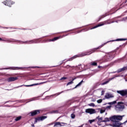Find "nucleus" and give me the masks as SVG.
I'll return each mask as SVG.
<instances>
[{
    "label": "nucleus",
    "instance_id": "11",
    "mask_svg": "<svg viewBox=\"0 0 127 127\" xmlns=\"http://www.w3.org/2000/svg\"><path fill=\"white\" fill-rule=\"evenodd\" d=\"M54 127H64V125H62L61 123L60 122H57L55 123Z\"/></svg>",
    "mask_w": 127,
    "mask_h": 127
},
{
    "label": "nucleus",
    "instance_id": "22",
    "mask_svg": "<svg viewBox=\"0 0 127 127\" xmlns=\"http://www.w3.org/2000/svg\"><path fill=\"white\" fill-rule=\"evenodd\" d=\"M117 103V101H114L113 102H109L108 103L109 105H115V104H116Z\"/></svg>",
    "mask_w": 127,
    "mask_h": 127
},
{
    "label": "nucleus",
    "instance_id": "38",
    "mask_svg": "<svg viewBox=\"0 0 127 127\" xmlns=\"http://www.w3.org/2000/svg\"><path fill=\"white\" fill-rule=\"evenodd\" d=\"M0 41H4V40H2V39L0 38Z\"/></svg>",
    "mask_w": 127,
    "mask_h": 127
},
{
    "label": "nucleus",
    "instance_id": "18",
    "mask_svg": "<svg viewBox=\"0 0 127 127\" xmlns=\"http://www.w3.org/2000/svg\"><path fill=\"white\" fill-rule=\"evenodd\" d=\"M100 111V114H104V113H105L106 112V109H99Z\"/></svg>",
    "mask_w": 127,
    "mask_h": 127
},
{
    "label": "nucleus",
    "instance_id": "40",
    "mask_svg": "<svg viewBox=\"0 0 127 127\" xmlns=\"http://www.w3.org/2000/svg\"><path fill=\"white\" fill-rule=\"evenodd\" d=\"M115 77H120V75H119V76H115Z\"/></svg>",
    "mask_w": 127,
    "mask_h": 127
},
{
    "label": "nucleus",
    "instance_id": "7",
    "mask_svg": "<svg viewBox=\"0 0 127 127\" xmlns=\"http://www.w3.org/2000/svg\"><path fill=\"white\" fill-rule=\"evenodd\" d=\"M40 113V110H35L31 112L30 113H29V115L30 116H32L33 117V116H35L36 115H38Z\"/></svg>",
    "mask_w": 127,
    "mask_h": 127
},
{
    "label": "nucleus",
    "instance_id": "30",
    "mask_svg": "<svg viewBox=\"0 0 127 127\" xmlns=\"http://www.w3.org/2000/svg\"><path fill=\"white\" fill-rule=\"evenodd\" d=\"M91 65H93V66H96L97 65V63H95V62L92 63Z\"/></svg>",
    "mask_w": 127,
    "mask_h": 127
},
{
    "label": "nucleus",
    "instance_id": "35",
    "mask_svg": "<svg viewBox=\"0 0 127 127\" xmlns=\"http://www.w3.org/2000/svg\"><path fill=\"white\" fill-rule=\"evenodd\" d=\"M107 44V43H104V44H102L100 47H103V46H104V45H106Z\"/></svg>",
    "mask_w": 127,
    "mask_h": 127
},
{
    "label": "nucleus",
    "instance_id": "20",
    "mask_svg": "<svg viewBox=\"0 0 127 127\" xmlns=\"http://www.w3.org/2000/svg\"><path fill=\"white\" fill-rule=\"evenodd\" d=\"M60 37H57L54 38L52 40H51L50 41H55L56 40L60 39Z\"/></svg>",
    "mask_w": 127,
    "mask_h": 127
},
{
    "label": "nucleus",
    "instance_id": "42",
    "mask_svg": "<svg viewBox=\"0 0 127 127\" xmlns=\"http://www.w3.org/2000/svg\"><path fill=\"white\" fill-rule=\"evenodd\" d=\"M99 48H100V47H99V48H98L97 49H99Z\"/></svg>",
    "mask_w": 127,
    "mask_h": 127
},
{
    "label": "nucleus",
    "instance_id": "13",
    "mask_svg": "<svg viewBox=\"0 0 127 127\" xmlns=\"http://www.w3.org/2000/svg\"><path fill=\"white\" fill-rule=\"evenodd\" d=\"M81 56H74L73 57H72L71 58L69 59L68 61H72V60H73V59H75V58H77V57H81Z\"/></svg>",
    "mask_w": 127,
    "mask_h": 127
},
{
    "label": "nucleus",
    "instance_id": "26",
    "mask_svg": "<svg viewBox=\"0 0 127 127\" xmlns=\"http://www.w3.org/2000/svg\"><path fill=\"white\" fill-rule=\"evenodd\" d=\"M58 113V111H53L51 112V114H57Z\"/></svg>",
    "mask_w": 127,
    "mask_h": 127
},
{
    "label": "nucleus",
    "instance_id": "27",
    "mask_svg": "<svg viewBox=\"0 0 127 127\" xmlns=\"http://www.w3.org/2000/svg\"><path fill=\"white\" fill-rule=\"evenodd\" d=\"M88 106H90V107H95V104L90 103V104H88Z\"/></svg>",
    "mask_w": 127,
    "mask_h": 127
},
{
    "label": "nucleus",
    "instance_id": "9",
    "mask_svg": "<svg viewBox=\"0 0 127 127\" xmlns=\"http://www.w3.org/2000/svg\"><path fill=\"white\" fill-rule=\"evenodd\" d=\"M45 83H47V81L41 82V83H39L33 84H32V85H25V86L26 87H32V86H36L37 85H42V84H45Z\"/></svg>",
    "mask_w": 127,
    "mask_h": 127
},
{
    "label": "nucleus",
    "instance_id": "17",
    "mask_svg": "<svg viewBox=\"0 0 127 127\" xmlns=\"http://www.w3.org/2000/svg\"><path fill=\"white\" fill-rule=\"evenodd\" d=\"M104 24L103 23H100V24H98V25H97L94 26V27L92 28V29H95V28H97V27H100V26H102V25H104Z\"/></svg>",
    "mask_w": 127,
    "mask_h": 127
},
{
    "label": "nucleus",
    "instance_id": "31",
    "mask_svg": "<svg viewBox=\"0 0 127 127\" xmlns=\"http://www.w3.org/2000/svg\"><path fill=\"white\" fill-rule=\"evenodd\" d=\"M71 119H75V115L71 114Z\"/></svg>",
    "mask_w": 127,
    "mask_h": 127
},
{
    "label": "nucleus",
    "instance_id": "12",
    "mask_svg": "<svg viewBox=\"0 0 127 127\" xmlns=\"http://www.w3.org/2000/svg\"><path fill=\"white\" fill-rule=\"evenodd\" d=\"M113 97H114V95L110 93H107L105 95V98L106 99H110V98H113Z\"/></svg>",
    "mask_w": 127,
    "mask_h": 127
},
{
    "label": "nucleus",
    "instance_id": "10",
    "mask_svg": "<svg viewBox=\"0 0 127 127\" xmlns=\"http://www.w3.org/2000/svg\"><path fill=\"white\" fill-rule=\"evenodd\" d=\"M18 78L17 77H9L7 79V81L8 82H13V81H16Z\"/></svg>",
    "mask_w": 127,
    "mask_h": 127
},
{
    "label": "nucleus",
    "instance_id": "41",
    "mask_svg": "<svg viewBox=\"0 0 127 127\" xmlns=\"http://www.w3.org/2000/svg\"><path fill=\"white\" fill-rule=\"evenodd\" d=\"M51 124H49V125H48V126H51Z\"/></svg>",
    "mask_w": 127,
    "mask_h": 127
},
{
    "label": "nucleus",
    "instance_id": "21",
    "mask_svg": "<svg viewBox=\"0 0 127 127\" xmlns=\"http://www.w3.org/2000/svg\"><path fill=\"white\" fill-rule=\"evenodd\" d=\"M21 116H19L15 119V121H16V122H18V121H19L20 120H21Z\"/></svg>",
    "mask_w": 127,
    "mask_h": 127
},
{
    "label": "nucleus",
    "instance_id": "24",
    "mask_svg": "<svg viewBox=\"0 0 127 127\" xmlns=\"http://www.w3.org/2000/svg\"><path fill=\"white\" fill-rule=\"evenodd\" d=\"M123 40H127L126 39H118L116 40V41H123Z\"/></svg>",
    "mask_w": 127,
    "mask_h": 127
},
{
    "label": "nucleus",
    "instance_id": "1",
    "mask_svg": "<svg viewBox=\"0 0 127 127\" xmlns=\"http://www.w3.org/2000/svg\"><path fill=\"white\" fill-rule=\"evenodd\" d=\"M125 117V115H114L110 117L111 122H119L123 120V118Z\"/></svg>",
    "mask_w": 127,
    "mask_h": 127
},
{
    "label": "nucleus",
    "instance_id": "15",
    "mask_svg": "<svg viewBox=\"0 0 127 127\" xmlns=\"http://www.w3.org/2000/svg\"><path fill=\"white\" fill-rule=\"evenodd\" d=\"M110 121H111V117L109 118H106L103 121V123H107L108 122H110Z\"/></svg>",
    "mask_w": 127,
    "mask_h": 127
},
{
    "label": "nucleus",
    "instance_id": "39",
    "mask_svg": "<svg viewBox=\"0 0 127 127\" xmlns=\"http://www.w3.org/2000/svg\"><path fill=\"white\" fill-rule=\"evenodd\" d=\"M101 67H102V66H98V68H101Z\"/></svg>",
    "mask_w": 127,
    "mask_h": 127
},
{
    "label": "nucleus",
    "instance_id": "32",
    "mask_svg": "<svg viewBox=\"0 0 127 127\" xmlns=\"http://www.w3.org/2000/svg\"><path fill=\"white\" fill-rule=\"evenodd\" d=\"M62 126H64V127H65V126H66V125H67L66 123H61Z\"/></svg>",
    "mask_w": 127,
    "mask_h": 127
},
{
    "label": "nucleus",
    "instance_id": "34",
    "mask_svg": "<svg viewBox=\"0 0 127 127\" xmlns=\"http://www.w3.org/2000/svg\"><path fill=\"white\" fill-rule=\"evenodd\" d=\"M66 79H67L66 77H64L61 78V80H66Z\"/></svg>",
    "mask_w": 127,
    "mask_h": 127
},
{
    "label": "nucleus",
    "instance_id": "16",
    "mask_svg": "<svg viewBox=\"0 0 127 127\" xmlns=\"http://www.w3.org/2000/svg\"><path fill=\"white\" fill-rule=\"evenodd\" d=\"M113 79H115V77H112V78H109V80H108L107 81H106L105 82L102 83V85H105V84H108V83H109V82L110 81H111V80H113Z\"/></svg>",
    "mask_w": 127,
    "mask_h": 127
},
{
    "label": "nucleus",
    "instance_id": "8",
    "mask_svg": "<svg viewBox=\"0 0 127 127\" xmlns=\"http://www.w3.org/2000/svg\"><path fill=\"white\" fill-rule=\"evenodd\" d=\"M3 3H4L5 5H7L8 6L10 7L11 6V4H14V2L11 1H4V2H3Z\"/></svg>",
    "mask_w": 127,
    "mask_h": 127
},
{
    "label": "nucleus",
    "instance_id": "23",
    "mask_svg": "<svg viewBox=\"0 0 127 127\" xmlns=\"http://www.w3.org/2000/svg\"><path fill=\"white\" fill-rule=\"evenodd\" d=\"M83 80H82L80 82H79L76 86L75 88H77V87H79V86H81L82 85V83H83Z\"/></svg>",
    "mask_w": 127,
    "mask_h": 127
},
{
    "label": "nucleus",
    "instance_id": "37",
    "mask_svg": "<svg viewBox=\"0 0 127 127\" xmlns=\"http://www.w3.org/2000/svg\"><path fill=\"white\" fill-rule=\"evenodd\" d=\"M105 93V91L103 90L101 92V95H104V93Z\"/></svg>",
    "mask_w": 127,
    "mask_h": 127
},
{
    "label": "nucleus",
    "instance_id": "14",
    "mask_svg": "<svg viewBox=\"0 0 127 127\" xmlns=\"http://www.w3.org/2000/svg\"><path fill=\"white\" fill-rule=\"evenodd\" d=\"M127 67H124L122 68H120L118 70V73H120V72H122L123 71H125V70H127Z\"/></svg>",
    "mask_w": 127,
    "mask_h": 127
},
{
    "label": "nucleus",
    "instance_id": "33",
    "mask_svg": "<svg viewBox=\"0 0 127 127\" xmlns=\"http://www.w3.org/2000/svg\"><path fill=\"white\" fill-rule=\"evenodd\" d=\"M11 69H12V70H15L16 69H19V68L18 67H11Z\"/></svg>",
    "mask_w": 127,
    "mask_h": 127
},
{
    "label": "nucleus",
    "instance_id": "19",
    "mask_svg": "<svg viewBox=\"0 0 127 127\" xmlns=\"http://www.w3.org/2000/svg\"><path fill=\"white\" fill-rule=\"evenodd\" d=\"M97 119H98V121L99 122V123H103V117H100V118H99L98 117H97Z\"/></svg>",
    "mask_w": 127,
    "mask_h": 127
},
{
    "label": "nucleus",
    "instance_id": "2",
    "mask_svg": "<svg viewBox=\"0 0 127 127\" xmlns=\"http://www.w3.org/2000/svg\"><path fill=\"white\" fill-rule=\"evenodd\" d=\"M124 109H125V105L123 102H118V105L116 106V110L117 111H122Z\"/></svg>",
    "mask_w": 127,
    "mask_h": 127
},
{
    "label": "nucleus",
    "instance_id": "28",
    "mask_svg": "<svg viewBox=\"0 0 127 127\" xmlns=\"http://www.w3.org/2000/svg\"><path fill=\"white\" fill-rule=\"evenodd\" d=\"M102 101H103V100H102V99H99V100H97V103H98V104H101V103H102Z\"/></svg>",
    "mask_w": 127,
    "mask_h": 127
},
{
    "label": "nucleus",
    "instance_id": "43",
    "mask_svg": "<svg viewBox=\"0 0 127 127\" xmlns=\"http://www.w3.org/2000/svg\"><path fill=\"white\" fill-rule=\"evenodd\" d=\"M32 127H34V125H33Z\"/></svg>",
    "mask_w": 127,
    "mask_h": 127
},
{
    "label": "nucleus",
    "instance_id": "3",
    "mask_svg": "<svg viewBox=\"0 0 127 127\" xmlns=\"http://www.w3.org/2000/svg\"><path fill=\"white\" fill-rule=\"evenodd\" d=\"M127 123V120L123 123H121V122H119L118 121H114V123H113V127H122V126H123V125H126V124Z\"/></svg>",
    "mask_w": 127,
    "mask_h": 127
},
{
    "label": "nucleus",
    "instance_id": "6",
    "mask_svg": "<svg viewBox=\"0 0 127 127\" xmlns=\"http://www.w3.org/2000/svg\"><path fill=\"white\" fill-rule=\"evenodd\" d=\"M117 93L121 95V96H126V95H127V90L117 91Z\"/></svg>",
    "mask_w": 127,
    "mask_h": 127
},
{
    "label": "nucleus",
    "instance_id": "25",
    "mask_svg": "<svg viewBox=\"0 0 127 127\" xmlns=\"http://www.w3.org/2000/svg\"><path fill=\"white\" fill-rule=\"evenodd\" d=\"M74 80H75V79H73L72 81L69 82L67 84V86L69 85H71V84H73V81H74Z\"/></svg>",
    "mask_w": 127,
    "mask_h": 127
},
{
    "label": "nucleus",
    "instance_id": "5",
    "mask_svg": "<svg viewBox=\"0 0 127 127\" xmlns=\"http://www.w3.org/2000/svg\"><path fill=\"white\" fill-rule=\"evenodd\" d=\"M45 119H47V117L46 116H42L40 117L36 118L35 121V124H36V123H38V122L44 121Z\"/></svg>",
    "mask_w": 127,
    "mask_h": 127
},
{
    "label": "nucleus",
    "instance_id": "44",
    "mask_svg": "<svg viewBox=\"0 0 127 127\" xmlns=\"http://www.w3.org/2000/svg\"><path fill=\"white\" fill-rule=\"evenodd\" d=\"M109 43V42H107V43Z\"/></svg>",
    "mask_w": 127,
    "mask_h": 127
},
{
    "label": "nucleus",
    "instance_id": "36",
    "mask_svg": "<svg viewBox=\"0 0 127 127\" xmlns=\"http://www.w3.org/2000/svg\"><path fill=\"white\" fill-rule=\"evenodd\" d=\"M111 107H112V106H107V107H106V108H107V109H111Z\"/></svg>",
    "mask_w": 127,
    "mask_h": 127
},
{
    "label": "nucleus",
    "instance_id": "4",
    "mask_svg": "<svg viewBox=\"0 0 127 127\" xmlns=\"http://www.w3.org/2000/svg\"><path fill=\"white\" fill-rule=\"evenodd\" d=\"M85 113L86 114H89V115H94V114L97 113V111L94 109L88 108L85 110Z\"/></svg>",
    "mask_w": 127,
    "mask_h": 127
},
{
    "label": "nucleus",
    "instance_id": "29",
    "mask_svg": "<svg viewBox=\"0 0 127 127\" xmlns=\"http://www.w3.org/2000/svg\"><path fill=\"white\" fill-rule=\"evenodd\" d=\"M95 121H96V120H89V122L90 124H92V123H94Z\"/></svg>",
    "mask_w": 127,
    "mask_h": 127
}]
</instances>
